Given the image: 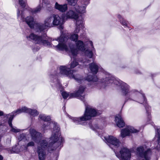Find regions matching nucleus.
<instances>
[{
  "mask_svg": "<svg viewBox=\"0 0 160 160\" xmlns=\"http://www.w3.org/2000/svg\"><path fill=\"white\" fill-rule=\"evenodd\" d=\"M39 118L44 121V123L42 126L43 130L48 129L52 126L53 127L52 134L49 141L48 146L46 140L39 141L38 145L37 151L39 159V160H44L46 157L44 150L47 148L48 150L50 152L55 149L61 145L64 141V139L61 137H58L60 134V128L57 123L53 121L49 122L51 120L50 116H46L44 114H40L39 116Z\"/></svg>",
  "mask_w": 160,
  "mask_h": 160,
  "instance_id": "obj_1",
  "label": "nucleus"
},
{
  "mask_svg": "<svg viewBox=\"0 0 160 160\" xmlns=\"http://www.w3.org/2000/svg\"><path fill=\"white\" fill-rule=\"evenodd\" d=\"M57 40L59 42L58 45L55 46L57 50H65L68 52L73 56H76L78 50L83 51L85 50V47L83 42L78 40L76 42L77 48L75 49L74 46L68 41L67 36L62 33Z\"/></svg>",
  "mask_w": 160,
  "mask_h": 160,
  "instance_id": "obj_2",
  "label": "nucleus"
},
{
  "mask_svg": "<svg viewBox=\"0 0 160 160\" xmlns=\"http://www.w3.org/2000/svg\"><path fill=\"white\" fill-rule=\"evenodd\" d=\"M20 11L18 10L17 12L18 18L23 21H25L31 28H34L35 27H37V29H38V31H42L48 28L51 27L53 25V14L47 17L44 20V24H42L35 23L33 18L31 16L27 17L24 19L22 12L21 11L20 14Z\"/></svg>",
  "mask_w": 160,
  "mask_h": 160,
  "instance_id": "obj_3",
  "label": "nucleus"
},
{
  "mask_svg": "<svg viewBox=\"0 0 160 160\" xmlns=\"http://www.w3.org/2000/svg\"><path fill=\"white\" fill-rule=\"evenodd\" d=\"M110 83H114L117 85L121 86L122 93L126 96V99L127 101L134 100L137 93L139 94L138 92H135L134 90L130 91V87L128 84L121 81L117 80L113 77L106 78L102 81V83L105 84Z\"/></svg>",
  "mask_w": 160,
  "mask_h": 160,
  "instance_id": "obj_4",
  "label": "nucleus"
},
{
  "mask_svg": "<svg viewBox=\"0 0 160 160\" xmlns=\"http://www.w3.org/2000/svg\"><path fill=\"white\" fill-rule=\"evenodd\" d=\"M97 112L93 108L90 106H86L84 116L80 118H72V119L74 122L77 124H82V122L89 120L92 117L96 116Z\"/></svg>",
  "mask_w": 160,
  "mask_h": 160,
  "instance_id": "obj_5",
  "label": "nucleus"
},
{
  "mask_svg": "<svg viewBox=\"0 0 160 160\" xmlns=\"http://www.w3.org/2000/svg\"><path fill=\"white\" fill-rule=\"evenodd\" d=\"M63 17H65V20L68 18H74L76 20V27L75 30V32H78L79 31L78 28H82L83 23L82 18L81 17H79L78 13H77L74 7L72 10H69L65 15H63Z\"/></svg>",
  "mask_w": 160,
  "mask_h": 160,
  "instance_id": "obj_6",
  "label": "nucleus"
},
{
  "mask_svg": "<svg viewBox=\"0 0 160 160\" xmlns=\"http://www.w3.org/2000/svg\"><path fill=\"white\" fill-rule=\"evenodd\" d=\"M60 73L62 75H65L70 78H73L78 82L83 81V79L79 74L75 76L73 74L74 70H71L70 69L66 66H61L60 68Z\"/></svg>",
  "mask_w": 160,
  "mask_h": 160,
  "instance_id": "obj_7",
  "label": "nucleus"
},
{
  "mask_svg": "<svg viewBox=\"0 0 160 160\" xmlns=\"http://www.w3.org/2000/svg\"><path fill=\"white\" fill-rule=\"evenodd\" d=\"M137 155L143 158L142 160H150L151 151L145 145L140 146L137 148Z\"/></svg>",
  "mask_w": 160,
  "mask_h": 160,
  "instance_id": "obj_8",
  "label": "nucleus"
},
{
  "mask_svg": "<svg viewBox=\"0 0 160 160\" xmlns=\"http://www.w3.org/2000/svg\"><path fill=\"white\" fill-rule=\"evenodd\" d=\"M27 38L28 40H33L37 44L47 46L51 45L50 43L44 40L43 37H39L33 33L31 34L29 36H27Z\"/></svg>",
  "mask_w": 160,
  "mask_h": 160,
  "instance_id": "obj_9",
  "label": "nucleus"
},
{
  "mask_svg": "<svg viewBox=\"0 0 160 160\" xmlns=\"http://www.w3.org/2000/svg\"><path fill=\"white\" fill-rule=\"evenodd\" d=\"M115 153L120 160H130L131 158V151L126 147L122 148L119 152Z\"/></svg>",
  "mask_w": 160,
  "mask_h": 160,
  "instance_id": "obj_10",
  "label": "nucleus"
},
{
  "mask_svg": "<svg viewBox=\"0 0 160 160\" xmlns=\"http://www.w3.org/2000/svg\"><path fill=\"white\" fill-rule=\"evenodd\" d=\"M103 139L105 142L107 143V144L112 149H113V147L114 148L118 147L119 146L120 142L119 140L115 137L113 136H109L108 137H104Z\"/></svg>",
  "mask_w": 160,
  "mask_h": 160,
  "instance_id": "obj_11",
  "label": "nucleus"
},
{
  "mask_svg": "<svg viewBox=\"0 0 160 160\" xmlns=\"http://www.w3.org/2000/svg\"><path fill=\"white\" fill-rule=\"evenodd\" d=\"M138 132V130L135 129L132 127L128 126L121 130V135L123 138L127 136H130L131 133H137Z\"/></svg>",
  "mask_w": 160,
  "mask_h": 160,
  "instance_id": "obj_12",
  "label": "nucleus"
},
{
  "mask_svg": "<svg viewBox=\"0 0 160 160\" xmlns=\"http://www.w3.org/2000/svg\"><path fill=\"white\" fill-rule=\"evenodd\" d=\"M65 17L63 16H62V18H61L58 15L53 14V21L52 24L53 25L58 26L59 25L60 28H62V25L64 22Z\"/></svg>",
  "mask_w": 160,
  "mask_h": 160,
  "instance_id": "obj_13",
  "label": "nucleus"
},
{
  "mask_svg": "<svg viewBox=\"0 0 160 160\" xmlns=\"http://www.w3.org/2000/svg\"><path fill=\"white\" fill-rule=\"evenodd\" d=\"M85 87L80 86L79 87L78 91L75 93H72L70 94V97L71 98L77 97L79 98L82 100L83 101L84 97L82 95L84 92Z\"/></svg>",
  "mask_w": 160,
  "mask_h": 160,
  "instance_id": "obj_14",
  "label": "nucleus"
},
{
  "mask_svg": "<svg viewBox=\"0 0 160 160\" xmlns=\"http://www.w3.org/2000/svg\"><path fill=\"white\" fill-rule=\"evenodd\" d=\"M29 132L32 139L36 142H38L42 136L40 132H37L33 128H31L29 130Z\"/></svg>",
  "mask_w": 160,
  "mask_h": 160,
  "instance_id": "obj_15",
  "label": "nucleus"
},
{
  "mask_svg": "<svg viewBox=\"0 0 160 160\" xmlns=\"http://www.w3.org/2000/svg\"><path fill=\"white\" fill-rule=\"evenodd\" d=\"M89 0H83L84 5L82 7H79L77 5H75L74 7V9L77 13H82L85 12L86 7L88 3V2Z\"/></svg>",
  "mask_w": 160,
  "mask_h": 160,
  "instance_id": "obj_16",
  "label": "nucleus"
},
{
  "mask_svg": "<svg viewBox=\"0 0 160 160\" xmlns=\"http://www.w3.org/2000/svg\"><path fill=\"white\" fill-rule=\"evenodd\" d=\"M42 5L40 4L34 9L32 10L31 11L32 14H36L40 12L42 7H44L46 6L47 5L49 4V2L48 0H42Z\"/></svg>",
  "mask_w": 160,
  "mask_h": 160,
  "instance_id": "obj_17",
  "label": "nucleus"
},
{
  "mask_svg": "<svg viewBox=\"0 0 160 160\" xmlns=\"http://www.w3.org/2000/svg\"><path fill=\"white\" fill-rule=\"evenodd\" d=\"M115 121L118 127L122 128L124 126V122L120 115H118L115 117Z\"/></svg>",
  "mask_w": 160,
  "mask_h": 160,
  "instance_id": "obj_18",
  "label": "nucleus"
},
{
  "mask_svg": "<svg viewBox=\"0 0 160 160\" xmlns=\"http://www.w3.org/2000/svg\"><path fill=\"white\" fill-rule=\"evenodd\" d=\"M29 111H30V108H28L25 107H24L18 109L16 111L13 112L12 113L14 114L15 116H16L17 114L22 112L28 113Z\"/></svg>",
  "mask_w": 160,
  "mask_h": 160,
  "instance_id": "obj_19",
  "label": "nucleus"
},
{
  "mask_svg": "<svg viewBox=\"0 0 160 160\" xmlns=\"http://www.w3.org/2000/svg\"><path fill=\"white\" fill-rule=\"evenodd\" d=\"M55 8L56 9L62 12H65L68 9L67 4L60 5L57 2L55 3Z\"/></svg>",
  "mask_w": 160,
  "mask_h": 160,
  "instance_id": "obj_20",
  "label": "nucleus"
},
{
  "mask_svg": "<svg viewBox=\"0 0 160 160\" xmlns=\"http://www.w3.org/2000/svg\"><path fill=\"white\" fill-rule=\"evenodd\" d=\"M155 138H157V140L158 142V145L157 146L156 148L158 150L160 148V128L158 126L156 128V133Z\"/></svg>",
  "mask_w": 160,
  "mask_h": 160,
  "instance_id": "obj_21",
  "label": "nucleus"
},
{
  "mask_svg": "<svg viewBox=\"0 0 160 160\" xmlns=\"http://www.w3.org/2000/svg\"><path fill=\"white\" fill-rule=\"evenodd\" d=\"M89 68L92 72L94 73H96L100 67L94 62L92 63L89 64Z\"/></svg>",
  "mask_w": 160,
  "mask_h": 160,
  "instance_id": "obj_22",
  "label": "nucleus"
},
{
  "mask_svg": "<svg viewBox=\"0 0 160 160\" xmlns=\"http://www.w3.org/2000/svg\"><path fill=\"white\" fill-rule=\"evenodd\" d=\"M84 27L83 26V27L82 28V29L80 28H78V29L79 30V32L81 30H82L84 29ZM79 32H78V33ZM77 33H78V32H77ZM76 33H77L75 32V31H74V33L71 34V35L70 37V40H71L72 41H73L76 42V41L77 40L78 38V35Z\"/></svg>",
  "mask_w": 160,
  "mask_h": 160,
  "instance_id": "obj_23",
  "label": "nucleus"
},
{
  "mask_svg": "<svg viewBox=\"0 0 160 160\" xmlns=\"http://www.w3.org/2000/svg\"><path fill=\"white\" fill-rule=\"evenodd\" d=\"M15 116L14 115V114H13L12 113L10 114L6 115V117H8L9 116L8 120V123L9 126L11 127V128L12 127V122L13 119V118Z\"/></svg>",
  "mask_w": 160,
  "mask_h": 160,
  "instance_id": "obj_24",
  "label": "nucleus"
},
{
  "mask_svg": "<svg viewBox=\"0 0 160 160\" xmlns=\"http://www.w3.org/2000/svg\"><path fill=\"white\" fill-rule=\"evenodd\" d=\"M13 151L15 153H18L21 152L25 151L27 150V147L26 145H22L21 146L19 150H16L14 151V148H13Z\"/></svg>",
  "mask_w": 160,
  "mask_h": 160,
  "instance_id": "obj_25",
  "label": "nucleus"
},
{
  "mask_svg": "<svg viewBox=\"0 0 160 160\" xmlns=\"http://www.w3.org/2000/svg\"><path fill=\"white\" fill-rule=\"evenodd\" d=\"M85 53L87 57L93 61V59L92 58V57L93 55V53L92 51H90L89 50H86L85 52Z\"/></svg>",
  "mask_w": 160,
  "mask_h": 160,
  "instance_id": "obj_26",
  "label": "nucleus"
},
{
  "mask_svg": "<svg viewBox=\"0 0 160 160\" xmlns=\"http://www.w3.org/2000/svg\"><path fill=\"white\" fill-rule=\"evenodd\" d=\"M118 18L120 19L121 23L124 26H127V24L126 21L122 17V16L120 15L118 16Z\"/></svg>",
  "mask_w": 160,
  "mask_h": 160,
  "instance_id": "obj_27",
  "label": "nucleus"
},
{
  "mask_svg": "<svg viewBox=\"0 0 160 160\" xmlns=\"http://www.w3.org/2000/svg\"><path fill=\"white\" fill-rule=\"evenodd\" d=\"M30 111H29L28 113L30 114L32 116L34 117L37 116L38 114V113L36 110H32L30 109Z\"/></svg>",
  "mask_w": 160,
  "mask_h": 160,
  "instance_id": "obj_28",
  "label": "nucleus"
},
{
  "mask_svg": "<svg viewBox=\"0 0 160 160\" xmlns=\"http://www.w3.org/2000/svg\"><path fill=\"white\" fill-rule=\"evenodd\" d=\"M86 79L88 81H93L94 82H96L98 80V78L96 77H94V78L92 76H89Z\"/></svg>",
  "mask_w": 160,
  "mask_h": 160,
  "instance_id": "obj_29",
  "label": "nucleus"
},
{
  "mask_svg": "<svg viewBox=\"0 0 160 160\" xmlns=\"http://www.w3.org/2000/svg\"><path fill=\"white\" fill-rule=\"evenodd\" d=\"M78 64V62L76 61V60H74L72 62H71L70 64V68H75Z\"/></svg>",
  "mask_w": 160,
  "mask_h": 160,
  "instance_id": "obj_30",
  "label": "nucleus"
},
{
  "mask_svg": "<svg viewBox=\"0 0 160 160\" xmlns=\"http://www.w3.org/2000/svg\"><path fill=\"white\" fill-rule=\"evenodd\" d=\"M69 4L74 5L77 2L78 0H67Z\"/></svg>",
  "mask_w": 160,
  "mask_h": 160,
  "instance_id": "obj_31",
  "label": "nucleus"
},
{
  "mask_svg": "<svg viewBox=\"0 0 160 160\" xmlns=\"http://www.w3.org/2000/svg\"><path fill=\"white\" fill-rule=\"evenodd\" d=\"M11 128V131L12 132H17L20 131V129H17L16 127H13V126H12Z\"/></svg>",
  "mask_w": 160,
  "mask_h": 160,
  "instance_id": "obj_32",
  "label": "nucleus"
},
{
  "mask_svg": "<svg viewBox=\"0 0 160 160\" xmlns=\"http://www.w3.org/2000/svg\"><path fill=\"white\" fill-rule=\"evenodd\" d=\"M62 95L64 99L67 98L69 96L68 94L65 92H62Z\"/></svg>",
  "mask_w": 160,
  "mask_h": 160,
  "instance_id": "obj_33",
  "label": "nucleus"
},
{
  "mask_svg": "<svg viewBox=\"0 0 160 160\" xmlns=\"http://www.w3.org/2000/svg\"><path fill=\"white\" fill-rule=\"evenodd\" d=\"M19 2L20 5L22 7H25L26 6V3L23 0H18Z\"/></svg>",
  "mask_w": 160,
  "mask_h": 160,
  "instance_id": "obj_34",
  "label": "nucleus"
},
{
  "mask_svg": "<svg viewBox=\"0 0 160 160\" xmlns=\"http://www.w3.org/2000/svg\"><path fill=\"white\" fill-rule=\"evenodd\" d=\"M142 99H143V102H142V100H140L139 102L142 103L146 104V99L145 97V96L143 94L142 95Z\"/></svg>",
  "mask_w": 160,
  "mask_h": 160,
  "instance_id": "obj_35",
  "label": "nucleus"
},
{
  "mask_svg": "<svg viewBox=\"0 0 160 160\" xmlns=\"http://www.w3.org/2000/svg\"><path fill=\"white\" fill-rule=\"evenodd\" d=\"M34 145V143L32 141H31L28 142L27 145H26V146L28 148V147H32Z\"/></svg>",
  "mask_w": 160,
  "mask_h": 160,
  "instance_id": "obj_36",
  "label": "nucleus"
},
{
  "mask_svg": "<svg viewBox=\"0 0 160 160\" xmlns=\"http://www.w3.org/2000/svg\"><path fill=\"white\" fill-rule=\"evenodd\" d=\"M56 84V86L58 88H61L62 86L60 84V83L58 81V83Z\"/></svg>",
  "mask_w": 160,
  "mask_h": 160,
  "instance_id": "obj_37",
  "label": "nucleus"
},
{
  "mask_svg": "<svg viewBox=\"0 0 160 160\" xmlns=\"http://www.w3.org/2000/svg\"><path fill=\"white\" fill-rule=\"evenodd\" d=\"M99 128L98 125H95V126H94V128L95 130H96Z\"/></svg>",
  "mask_w": 160,
  "mask_h": 160,
  "instance_id": "obj_38",
  "label": "nucleus"
},
{
  "mask_svg": "<svg viewBox=\"0 0 160 160\" xmlns=\"http://www.w3.org/2000/svg\"><path fill=\"white\" fill-rule=\"evenodd\" d=\"M3 114V112L2 111L0 110V116H2Z\"/></svg>",
  "mask_w": 160,
  "mask_h": 160,
  "instance_id": "obj_39",
  "label": "nucleus"
},
{
  "mask_svg": "<svg viewBox=\"0 0 160 160\" xmlns=\"http://www.w3.org/2000/svg\"><path fill=\"white\" fill-rule=\"evenodd\" d=\"M89 42L90 44L91 45V46L92 47V48H93V45H92V41H89Z\"/></svg>",
  "mask_w": 160,
  "mask_h": 160,
  "instance_id": "obj_40",
  "label": "nucleus"
},
{
  "mask_svg": "<svg viewBox=\"0 0 160 160\" xmlns=\"http://www.w3.org/2000/svg\"><path fill=\"white\" fill-rule=\"evenodd\" d=\"M3 159V157L1 155H0V160H2Z\"/></svg>",
  "mask_w": 160,
  "mask_h": 160,
  "instance_id": "obj_41",
  "label": "nucleus"
},
{
  "mask_svg": "<svg viewBox=\"0 0 160 160\" xmlns=\"http://www.w3.org/2000/svg\"><path fill=\"white\" fill-rule=\"evenodd\" d=\"M24 136H25V135H24V134H22L20 136V137H24Z\"/></svg>",
  "mask_w": 160,
  "mask_h": 160,
  "instance_id": "obj_42",
  "label": "nucleus"
},
{
  "mask_svg": "<svg viewBox=\"0 0 160 160\" xmlns=\"http://www.w3.org/2000/svg\"><path fill=\"white\" fill-rule=\"evenodd\" d=\"M87 62H86V61H84V62H83V64H85V65H86L85 64V63H86ZM83 66H84V65H83Z\"/></svg>",
  "mask_w": 160,
  "mask_h": 160,
  "instance_id": "obj_43",
  "label": "nucleus"
},
{
  "mask_svg": "<svg viewBox=\"0 0 160 160\" xmlns=\"http://www.w3.org/2000/svg\"><path fill=\"white\" fill-rule=\"evenodd\" d=\"M147 107H146V110L147 111Z\"/></svg>",
  "mask_w": 160,
  "mask_h": 160,
  "instance_id": "obj_44",
  "label": "nucleus"
},
{
  "mask_svg": "<svg viewBox=\"0 0 160 160\" xmlns=\"http://www.w3.org/2000/svg\"><path fill=\"white\" fill-rule=\"evenodd\" d=\"M89 62H88V61H87L88 63Z\"/></svg>",
  "mask_w": 160,
  "mask_h": 160,
  "instance_id": "obj_45",
  "label": "nucleus"
},
{
  "mask_svg": "<svg viewBox=\"0 0 160 160\" xmlns=\"http://www.w3.org/2000/svg\"><path fill=\"white\" fill-rule=\"evenodd\" d=\"M22 140V139H20V140Z\"/></svg>",
  "mask_w": 160,
  "mask_h": 160,
  "instance_id": "obj_46",
  "label": "nucleus"
},
{
  "mask_svg": "<svg viewBox=\"0 0 160 160\" xmlns=\"http://www.w3.org/2000/svg\"><path fill=\"white\" fill-rule=\"evenodd\" d=\"M150 108H148V109H150Z\"/></svg>",
  "mask_w": 160,
  "mask_h": 160,
  "instance_id": "obj_47",
  "label": "nucleus"
},
{
  "mask_svg": "<svg viewBox=\"0 0 160 160\" xmlns=\"http://www.w3.org/2000/svg\"><path fill=\"white\" fill-rule=\"evenodd\" d=\"M88 61H89V62L90 61H90V60H89Z\"/></svg>",
  "mask_w": 160,
  "mask_h": 160,
  "instance_id": "obj_48",
  "label": "nucleus"
},
{
  "mask_svg": "<svg viewBox=\"0 0 160 160\" xmlns=\"http://www.w3.org/2000/svg\"><path fill=\"white\" fill-rule=\"evenodd\" d=\"M1 123H0V125H1Z\"/></svg>",
  "mask_w": 160,
  "mask_h": 160,
  "instance_id": "obj_49",
  "label": "nucleus"
}]
</instances>
